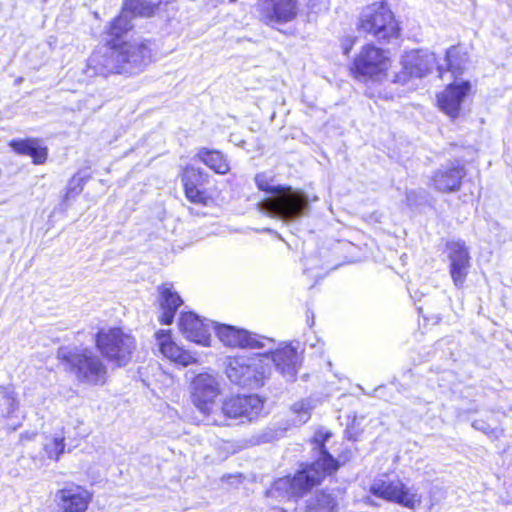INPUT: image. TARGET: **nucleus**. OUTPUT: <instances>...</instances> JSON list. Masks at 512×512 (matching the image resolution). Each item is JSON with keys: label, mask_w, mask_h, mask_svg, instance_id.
I'll list each match as a JSON object with an SVG mask.
<instances>
[{"label": "nucleus", "mask_w": 512, "mask_h": 512, "mask_svg": "<svg viewBox=\"0 0 512 512\" xmlns=\"http://www.w3.org/2000/svg\"><path fill=\"white\" fill-rule=\"evenodd\" d=\"M161 2V0H129L125 2L120 15L109 24L107 33L114 38L121 37L132 28L133 17L152 16Z\"/></svg>", "instance_id": "obj_13"}, {"label": "nucleus", "mask_w": 512, "mask_h": 512, "mask_svg": "<svg viewBox=\"0 0 512 512\" xmlns=\"http://www.w3.org/2000/svg\"><path fill=\"white\" fill-rule=\"evenodd\" d=\"M304 265H305V272H307L309 269H311V267H309V266H308L307 261L305 262V264H304Z\"/></svg>", "instance_id": "obj_35"}, {"label": "nucleus", "mask_w": 512, "mask_h": 512, "mask_svg": "<svg viewBox=\"0 0 512 512\" xmlns=\"http://www.w3.org/2000/svg\"><path fill=\"white\" fill-rule=\"evenodd\" d=\"M197 157L218 174H226L230 169L228 160L220 151L201 148L197 153Z\"/></svg>", "instance_id": "obj_25"}, {"label": "nucleus", "mask_w": 512, "mask_h": 512, "mask_svg": "<svg viewBox=\"0 0 512 512\" xmlns=\"http://www.w3.org/2000/svg\"><path fill=\"white\" fill-rule=\"evenodd\" d=\"M370 493L378 498L412 510L420 507L422 503V495L418 489L406 485L400 479L377 478L370 486Z\"/></svg>", "instance_id": "obj_10"}, {"label": "nucleus", "mask_w": 512, "mask_h": 512, "mask_svg": "<svg viewBox=\"0 0 512 512\" xmlns=\"http://www.w3.org/2000/svg\"><path fill=\"white\" fill-rule=\"evenodd\" d=\"M298 0H272L271 20L279 23L289 22L297 14Z\"/></svg>", "instance_id": "obj_26"}, {"label": "nucleus", "mask_w": 512, "mask_h": 512, "mask_svg": "<svg viewBox=\"0 0 512 512\" xmlns=\"http://www.w3.org/2000/svg\"><path fill=\"white\" fill-rule=\"evenodd\" d=\"M449 272L456 288L463 287L470 269V256L464 244L460 241L447 243Z\"/></svg>", "instance_id": "obj_18"}, {"label": "nucleus", "mask_w": 512, "mask_h": 512, "mask_svg": "<svg viewBox=\"0 0 512 512\" xmlns=\"http://www.w3.org/2000/svg\"><path fill=\"white\" fill-rule=\"evenodd\" d=\"M92 500V494L85 488L68 484L54 495L56 512H85Z\"/></svg>", "instance_id": "obj_16"}, {"label": "nucleus", "mask_w": 512, "mask_h": 512, "mask_svg": "<svg viewBox=\"0 0 512 512\" xmlns=\"http://www.w3.org/2000/svg\"><path fill=\"white\" fill-rule=\"evenodd\" d=\"M83 185L84 177H82L80 173L75 174L68 183L64 201L68 203L71 199L79 195L83 190Z\"/></svg>", "instance_id": "obj_29"}, {"label": "nucleus", "mask_w": 512, "mask_h": 512, "mask_svg": "<svg viewBox=\"0 0 512 512\" xmlns=\"http://www.w3.org/2000/svg\"><path fill=\"white\" fill-rule=\"evenodd\" d=\"M95 341L103 357L118 367H124L131 361L137 346L135 337L118 327L99 330Z\"/></svg>", "instance_id": "obj_4"}, {"label": "nucleus", "mask_w": 512, "mask_h": 512, "mask_svg": "<svg viewBox=\"0 0 512 512\" xmlns=\"http://www.w3.org/2000/svg\"><path fill=\"white\" fill-rule=\"evenodd\" d=\"M152 60L151 49L141 41H128L108 45L95 50L88 59V70L92 75L106 76L111 73H135L141 71Z\"/></svg>", "instance_id": "obj_1"}, {"label": "nucleus", "mask_w": 512, "mask_h": 512, "mask_svg": "<svg viewBox=\"0 0 512 512\" xmlns=\"http://www.w3.org/2000/svg\"><path fill=\"white\" fill-rule=\"evenodd\" d=\"M291 409L298 415L299 422L305 423L310 418V412L313 409V405L310 400L305 399L294 403Z\"/></svg>", "instance_id": "obj_32"}, {"label": "nucleus", "mask_w": 512, "mask_h": 512, "mask_svg": "<svg viewBox=\"0 0 512 512\" xmlns=\"http://www.w3.org/2000/svg\"><path fill=\"white\" fill-rule=\"evenodd\" d=\"M337 501L328 493L320 492L308 500L306 512H337Z\"/></svg>", "instance_id": "obj_27"}, {"label": "nucleus", "mask_w": 512, "mask_h": 512, "mask_svg": "<svg viewBox=\"0 0 512 512\" xmlns=\"http://www.w3.org/2000/svg\"><path fill=\"white\" fill-rule=\"evenodd\" d=\"M272 346L269 345L264 349L266 352L260 353V355L267 356L268 359L264 360V364H268L271 369V363L274 364L275 368L287 379L293 380L296 375V365L298 363V352L297 347L292 343H282L276 349H274V340Z\"/></svg>", "instance_id": "obj_15"}, {"label": "nucleus", "mask_w": 512, "mask_h": 512, "mask_svg": "<svg viewBox=\"0 0 512 512\" xmlns=\"http://www.w3.org/2000/svg\"><path fill=\"white\" fill-rule=\"evenodd\" d=\"M353 45H354V40L352 38L345 39L342 43L343 53L345 55L349 54Z\"/></svg>", "instance_id": "obj_34"}, {"label": "nucleus", "mask_w": 512, "mask_h": 512, "mask_svg": "<svg viewBox=\"0 0 512 512\" xmlns=\"http://www.w3.org/2000/svg\"><path fill=\"white\" fill-rule=\"evenodd\" d=\"M465 176V170L460 163H451L438 169L433 178L434 187L441 192H453L459 190L461 181Z\"/></svg>", "instance_id": "obj_23"}, {"label": "nucleus", "mask_w": 512, "mask_h": 512, "mask_svg": "<svg viewBox=\"0 0 512 512\" xmlns=\"http://www.w3.org/2000/svg\"><path fill=\"white\" fill-rule=\"evenodd\" d=\"M263 402L257 395H238L226 399L217 406L212 416L207 420L211 425H227L228 419H247L251 421L262 410Z\"/></svg>", "instance_id": "obj_9"}, {"label": "nucleus", "mask_w": 512, "mask_h": 512, "mask_svg": "<svg viewBox=\"0 0 512 512\" xmlns=\"http://www.w3.org/2000/svg\"><path fill=\"white\" fill-rule=\"evenodd\" d=\"M9 146L19 155L29 156L35 165L44 164L48 157V148L40 139H13Z\"/></svg>", "instance_id": "obj_24"}, {"label": "nucleus", "mask_w": 512, "mask_h": 512, "mask_svg": "<svg viewBox=\"0 0 512 512\" xmlns=\"http://www.w3.org/2000/svg\"><path fill=\"white\" fill-rule=\"evenodd\" d=\"M65 439L62 436L47 437L43 444V450L50 460L59 461L65 451Z\"/></svg>", "instance_id": "obj_28"}, {"label": "nucleus", "mask_w": 512, "mask_h": 512, "mask_svg": "<svg viewBox=\"0 0 512 512\" xmlns=\"http://www.w3.org/2000/svg\"><path fill=\"white\" fill-rule=\"evenodd\" d=\"M215 322L201 319L193 312L183 313L179 319V329L182 335L189 341L202 346L211 345V331Z\"/></svg>", "instance_id": "obj_17"}, {"label": "nucleus", "mask_w": 512, "mask_h": 512, "mask_svg": "<svg viewBox=\"0 0 512 512\" xmlns=\"http://www.w3.org/2000/svg\"><path fill=\"white\" fill-rule=\"evenodd\" d=\"M458 54V51L456 50L455 47H451L450 49L447 50L446 52V62H447V66L449 69L451 70H454V69H459L458 66L455 65L454 63V58H456Z\"/></svg>", "instance_id": "obj_33"}, {"label": "nucleus", "mask_w": 512, "mask_h": 512, "mask_svg": "<svg viewBox=\"0 0 512 512\" xmlns=\"http://www.w3.org/2000/svg\"><path fill=\"white\" fill-rule=\"evenodd\" d=\"M213 330L219 340L227 347L263 349L272 346L270 338L252 334L235 326L215 323Z\"/></svg>", "instance_id": "obj_14"}, {"label": "nucleus", "mask_w": 512, "mask_h": 512, "mask_svg": "<svg viewBox=\"0 0 512 512\" xmlns=\"http://www.w3.org/2000/svg\"><path fill=\"white\" fill-rule=\"evenodd\" d=\"M470 88L471 85L468 81L450 84L437 96L439 108L449 117L456 118L459 115L461 103L470 91Z\"/></svg>", "instance_id": "obj_20"}, {"label": "nucleus", "mask_w": 512, "mask_h": 512, "mask_svg": "<svg viewBox=\"0 0 512 512\" xmlns=\"http://www.w3.org/2000/svg\"><path fill=\"white\" fill-rule=\"evenodd\" d=\"M182 182L186 198L195 204L207 205L211 200L205 185L208 175L200 169L188 167L182 175Z\"/></svg>", "instance_id": "obj_19"}, {"label": "nucleus", "mask_w": 512, "mask_h": 512, "mask_svg": "<svg viewBox=\"0 0 512 512\" xmlns=\"http://www.w3.org/2000/svg\"><path fill=\"white\" fill-rule=\"evenodd\" d=\"M192 401L206 417V421L218 406L216 398L220 394L219 381L211 373H200L192 381Z\"/></svg>", "instance_id": "obj_11"}, {"label": "nucleus", "mask_w": 512, "mask_h": 512, "mask_svg": "<svg viewBox=\"0 0 512 512\" xmlns=\"http://www.w3.org/2000/svg\"><path fill=\"white\" fill-rule=\"evenodd\" d=\"M58 358L70 366L80 382L91 385H103L106 382L107 367L101 358L90 349L68 350L61 348L58 351Z\"/></svg>", "instance_id": "obj_5"}, {"label": "nucleus", "mask_w": 512, "mask_h": 512, "mask_svg": "<svg viewBox=\"0 0 512 512\" xmlns=\"http://www.w3.org/2000/svg\"><path fill=\"white\" fill-rule=\"evenodd\" d=\"M391 66L388 52L374 45L364 46L355 57L352 73L361 81H382Z\"/></svg>", "instance_id": "obj_8"}, {"label": "nucleus", "mask_w": 512, "mask_h": 512, "mask_svg": "<svg viewBox=\"0 0 512 512\" xmlns=\"http://www.w3.org/2000/svg\"><path fill=\"white\" fill-rule=\"evenodd\" d=\"M255 183L259 190L268 194L258 203L263 214L287 222L308 214L309 200L303 191L277 184L274 176L265 172L255 176Z\"/></svg>", "instance_id": "obj_2"}, {"label": "nucleus", "mask_w": 512, "mask_h": 512, "mask_svg": "<svg viewBox=\"0 0 512 512\" xmlns=\"http://www.w3.org/2000/svg\"><path fill=\"white\" fill-rule=\"evenodd\" d=\"M1 394L4 404L7 405L4 416L7 418L12 417L19 408V402L16 398V394L11 388H3L1 390Z\"/></svg>", "instance_id": "obj_30"}, {"label": "nucleus", "mask_w": 512, "mask_h": 512, "mask_svg": "<svg viewBox=\"0 0 512 512\" xmlns=\"http://www.w3.org/2000/svg\"><path fill=\"white\" fill-rule=\"evenodd\" d=\"M472 427L478 431H481L489 438L497 440L503 436L504 431L500 428H492L486 421L482 419H476L472 423Z\"/></svg>", "instance_id": "obj_31"}, {"label": "nucleus", "mask_w": 512, "mask_h": 512, "mask_svg": "<svg viewBox=\"0 0 512 512\" xmlns=\"http://www.w3.org/2000/svg\"><path fill=\"white\" fill-rule=\"evenodd\" d=\"M435 62V55L427 50L406 52L401 57V68L394 72L392 81L405 84L413 78H422L431 71Z\"/></svg>", "instance_id": "obj_12"}, {"label": "nucleus", "mask_w": 512, "mask_h": 512, "mask_svg": "<svg viewBox=\"0 0 512 512\" xmlns=\"http://www.w3.org/2000/svg\"><path fill=\"white\" fill-rule=\"evenodd\" d=\"M358 29L378 40L398 35V24L387 4L375 2L365 7L359 17Z\"/></svg>", "instance_id": "obj_7"}, {"label": "nucleus", "mask_w": 512, "mask_h": 512, "mask_svg": "<svg viewBox=\"0 0 512 512\" xmlns=\"http://www.w3.org/2000/svg\"><path fill=\"white\" fill-rule=\"evenodd\" d=\"M509 476L511 477L512 479V466L509 468Z\"/></svg>", "instance_id": "obj_36"}, {"label": "nucleus", "mask_w": 512, "mask_h": 512, "mask_svg": "<svg viewBox=\"0 0 512 512\" xmlns=\"http://www.w3.org/2000/svg\"><path fill=\"white\" fill-rule=\"evenodd\" d=\"M157 302L160 315L158 320L164 325L172 324L178 308L183 304V300L178 292L174 290L173 285L166 283L158 287Z\"/></svg>", "instance_id": "obj_22"}, {"label": "nucleus", "mask_w": 512, "mask_h": 512, "mask_svg": "<svg viewBox=\"0 0 512 512\" xmlns=\"http://www.w3.org/2000/svg\"><path fill=\"white\" fill-rule=\"evenodd\" d=\"M330 437L331 433L327 430L317 431L313 438V445L317 450L318 459L299 471L292 479H278L270 492L289 489L292 495L301 496L319 484L326 476L335 472L339 467L338 462L324 447Z\"/></svg>", "instance_id": "obj_3"}, {"label": "nucleus", "mask_w": 512, "mask_h": 512, "mask_svg": "<svg viewBox=\"0 0 512 512\" xmlns=\"http://www.w3.org/2000/svg\"><path fill=\"white\" fill-rule=\"evenodd\" d=\"M264 355L228 357L225 362V373L229 380L237 385L249 388H258L263 385L264 379L270 373Z\"/></svg>", "instance_id": "obj_6"}, {"label": "nucleus", "mask_w": 512, "mask_h": 512, "mask_svg": "<svg viewBox=\"0 0 512 512\" xmlns=\"http://www.w3.org/2000/svg\"><path fill=\"white\" fill-rule=\"evenodd\" d=\"M155 338L159 351L170 361L181 366H188L196 361L190 352L176 344L170 330H159L156 332Z\"/></svg>", "instance_id": "obj_21"}]
</instances>
